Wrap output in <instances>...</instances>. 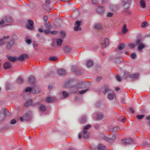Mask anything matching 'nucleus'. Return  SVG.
<instances>
[{"mask_svg":"<svg viewBox=\"0 0 150 150\" xmlns=\"http://www.w3.org/2000/svg\"><path fill=\"white\" fill-rule=\"evenodd\" d=\"M32 118V112L28 111L26 112L23 117H20V120L21 121L27 122L30 121Z\"/></svg>","mask_w":150,"mask_h":150,"instance_id":"1","label":"nucleus"},{"mask_svg":"<svg viewBox=\"0 0 150 150\" xmlns=\"http://www.w3.org/2000/svg\"><path fill=\"white\" fill-rule=\"evenodd\" d=\"M10 113L6 108L2 109L0 112V121L4 120L6 116H9Z\"/></svg>","mask_w":150,"mask_h":150,"instance_id":"2","label":"nucleus"},{"mask_svg":"<svg viewBox=\"0 0 150 150\" xmlns=\"http://www.w3.org/2000/svg\"><path fill=\"white\" fill-rule=\"evenodd\" d=\"M90 135V133L88 131L84 132L83 130L78 134V138L79 139H81L83 136V138L87 139L89 137Z\"/></svg>","mask_w":150,"mask_h":150,"instance_id":"3","label":"nucleus"},{"mask_svg":"<svg viewBox=\"0 0 150 150\" xmlns=\"http://www.w3.org/2000/svg\"><path fill=\"white\" fill-rule=\"evenodd\" d=\"M133 142L132 139L130 138L124 139L121 140V142L122 144L127 145L132 144Z\"/></svg>","mask_w":150,"mask_h":150,"instance_id":"4","label":"nucleus"},{"mask_svg":"<svg viewBox=\"0 0 150 150\" xmlns=\"http://www.w3.org/2000/svg\"><path fill=\"white\" fill-rule=\"evenodd\" d=\"M28 23L26 25L27 28L30 30H32L33 29L34 22L33 21L31 20H28Z\"/></svg>","mask_w":150,"mask_h":150,"instance_id":"5","label":"nucleus"},{"mask_svg":"<svg viewBox=\"0 0 150 150\" xmlns=\"http://www.w3.org/2000/svg\"><path fill=\"white\" fill-rule=\"evenodd\" d=\"M103 139L108 141V142L110 143L114 141L116 139V136L115 135H112L111 137H108L106 136L104 137Z\"/></svg>","mask_w":150,"mask_h":150,"instance_id":"6","label":"nucleus"},{"mask_svg":"<svg viewBox=\"0 0 150 150\" xmlns=\"http://www.w3.org/2000/svg\"><path fill=\"white\" fill-rule=\"evenodd\" d=\"M122 4L124 6L125 9H128L129 8V3L130 2V0H123Z\"/></svg>","mask_w":150,"mask_h":150,"instance_id":"7","label":"nucleus"},{"mask_svg":"<svg viewBox=\"0 0 150 150\" xmlns=\"http://www.w3.org/2000/svg\"><path fill=\"white\" fill-rule=\"evenodd\" d=\"M109 44V40L108 38H106L104 39L103 42L101 43V45L102 48H103L107 46Z\"/></svg>","mask_w":150,"mask_h":150,"instance_id":"8","label":"nucleus"},{"mask_svg":"<svg viewBox=\"0 0 150 150\" xmlns=\"http://www.w3.org/2000/svg\"><path fill=\"white\" fill-rule=\"evenodd\" d=\"M97 11L99 14H103L104 13V9L103 6H99L97 9Z\"/></svg>","mask_w":150,"mask_h":150,"instance_id":"9","label":"nucleus"},{"mask_svg":"<svg viewBox=\"0 0 150 150\" xmlns=\"http://www.w3.org/2000/svg\"><path fill=\"white\" fill-rule=\"evenodd\" d=\"M81 23V21H77L76 22V25L74 28V30L75 31H78L81 30V28L80 27Z\"/></svg>","mask_w":150,"mask_h":150,"instance_id":"10","label":"nucleus"},{"mask_svg":"<svg viewBox=\"0 0 150 150\" xmlns=\"http://www.w3.org/2000/svg\"><path fill=\"white\" fill-rule=\"evenodd\" d=\"M57 72L60 75H64L66 74V72L65 70L63 69H58Z\"/></svg>","mask_w":150,"mask_h":150,"instance_id":"11","label":"nucleus"},{"mask_svg":"<svg viewBox=\"0 0 150 150\" xmlns=\"http://www.w3.org/2000/svg\"><path fill=\"white\" fill-rule=\"evenodd\" d=\"M30 105L32 106H34L35 105V104L32 103V101L31 99L27 101L24 105V106L25 107H28Z\"/></svg>","mask_w":150,"mask_h":150,"instance_id":"12","label":"nucleus"},{"mask_svg":"<svg viewBox=\"0 0 150 150\" xmlns=\"http://www.w3.org/2000/svg\"><path fill=\"white\" fill-rule=\"evenodd\" d=\"M11 67V64L10 62H5L4 65V68L5 69H7Z\"/></svg>","mask_w":150,"mask_h":150,"instance_id":"13","label":"nucleus"},{"mask_svg":"<svg viewBox=\"0 0 150 150\" xmlns=\"http://www.w3.org/2000/svg\"><path fill=\"white\" fill-rule=\"evenodd\" d=\"M28 57V55L26 54H24L20 55L17 59L20 61H24L25 59Z\"/></svg>","mask_w":150,"mask_h":150,"instance_id":"14","label":"nucleus"},{"mask_svg":"<svg viewBox=\"0 0 150 150\" xmlns=\"http://www.w3.org/2000/svg\"><path fill=\"white\" fill-rule=\"evenodd\" d=\"M28 81L30 83H33L35 81V77L33 76H30L28 78Z\"/></svg>","mask_w":150,"mask_h":150,"instance_id":"15","label":"nucleus"},{"mask_svg":"<svg viewBox=\"0 0 150 150\" xmlns=\"http://www.w3.org/2000/svg\"><path fill=\"white\" fill-rule=\"evenodd\" d=\"M115 97V94L112 92L111 93H110L108 96V98L110 100H113Z\"/></svg>","mask_w":150,"mask_h":150,"instance_id":"16","label":"nucleus"},{"mask_svg":"<svg viewBox=\"0 0 150 150\" xmlns=\"http://www.w3.org/2000/svg\"><path fill=\"white\" fill-rule=\"evenodd\" d=\"M64 50L65 52L68 53L72 50V48L70 46H66L64 47Z\"/></svg>","mask_w":150,"mask_h":150,"instance_id":"17","label":"nucleus"},{"mask_svg":"<svg viewBox=\"0 0 150 150\" xmlns=\"http://www.w3.org/2000/svg\"><path fill=\"white\" fill-rule=\"evenodd\" d=\"M13 21L12 18L10 16H7L5 18V22L11 23Z\"/></svg>","mask_w":150,"mask_h":150,"instance_id":"18","label":"nucleus"},{"mask_svg":"<svg viewBox=\"0 0 150 150\" xmlns=\"http://www.w3.org/2000/svg\"><path fill=\"white\" fill-rule=\"evenodd\" d=\"M128 31V29L127 28V25L126 24H124L122 28V32L123 33H125Z\"/></svg>","mask_w":150,"mask_h":150,"instance_id":"19","label":"nucleus"},{"mask_svg":"<svg viewBox=\"0 0 150 150\" xmlns=\"http://www.w3.org/2000/svg\"><path fill=\"white\" fill-rule=\"evenodd\" d=\"M93 64V62L92 60H89L86 62V65L88 67H91Z\"/></svg>","mask_w":150,"mask_h":150,"instance_id":"20","label":"nucleus"},{"mask_svg":"<svg viewBox=\"0 0 150 150\" xmlns=\"http://www.w3.org/2000/svg\"><path fill=\"white\" fill-rule=\"evenodd\" d=\"M86 121L87 118L85 116H82L80 119V122L81 123H83L86 122Z\"/></svg>","mask_w":150,"mask_h":150,"instance_id":"21","label":"nucleus"},{"mask_svg":"<svg viewBox=\"0 0 150 150\" xmlns=\"http://www.w3.org/2000/svg\"><path fill=\"white\" fill-rule=\"evenodd\" d=\"M25 91L26 92L31 91L33 93H36V91H34L33 89L29 87L25 89Z\"/></svg>","mask_w":150,"mask_h":150,"instance_id":"22","label":"nucleus"},{"mask_svg":"<svg viewBox=\"0 0 150 150\" xmlns=\"http://www.w3.org/2000/svg\"><path fill=\"white\" fill-rule=\"evenodd\" d=\"M39 108L40 110L43 112L45 111L46 109V106L43 104H41L40 105Z\"/></svg>","mask_w":150,"mask_h":150,"instance_id":"23","label":"nucleus"},{"mask_svg":"<svg viewBox=\"0 0 150 150\" xmlns=\"http://www.w3.org/2000/svg\"><path fill=\"white\" fill-rule=\"evenodd\" d=\"M8 59L9 61L13 62L16 61L17 58L14 57L9 56L8 57Z\"/></svg>","mask_w":150,"mask_h":150,"instance_id":"24","label":"nucleus"},{"mask_svg":"<svg viewBox=\"0 0 150 150\" xmlns=\"http://www.w3.org/2000/svg\"><path fill=\"white\" fill-rule=\"evenodd\" d=\"M122 61V59L121 57H117L115 59V62L117 63H119Z\"/></svg>","mask_w":150,"mask_h":150,"instance_id":"25","label":"nucleus"},{"mask_svg":"<svg viewBox=\"0 0 150 150\" xmlns=\"http://www.w3.org/2000/svg\"><path fill=\"white\" fill-rule=\"evenodd\" d=\"M95 27L97 29H101L102 28L101 24L100 23H97L95 24Z\"/></svg>","mask_w":150,"mask_h":150,"instance_id":"26","label":"nucleus"},{"mask_svg":"<svg viewBox=\"0 0 150 150\" xmlns=\"http://www.w3.org/2000/svg\"><path fill=\"white\" fill-rule=\"evenodd\" d=\"M105 146L102 144H99L98 147V150H103L105 149Z\"/></svg>","mask_w":150,"mask_h":150,"instance_id":"27","label":"nucleus"},{"mask_svg":"<svg viewBox=\"0 0 150 150\" xmlns=\"http://www.w3.org/2000/svg\"><path fill=\"white\" fill-rule=\"evenodd\" d=\"M91 126L90 125H88L84 127L83 131H84V132L88 131L89 129L91 127Z\"/></svg>","mask_w":150,"mask_h":150,"instance_id":"28","label":"nucleus"},{"mask_svg":"<svg viewBox=\"0 0 150 150\" xmlns=\"http://www.w3.org/2000/svg\"><path fill=\"white\" fill-rule=\"evenodd\" d=\"M104 117V115L102 113L98 114L97 115L96 118L98 120H100L102 119Z\"/></svg>","mask_w":150,"mask_h":150,"instance_id":"29","label":"nucleus"},{"mask_svg":"<svg viewBox=\"0 0 150 150\" xmlns=\"http://www.w3.org/2000/svg\"><path fill=\"white\" fill-rule=\"evenodd\" d=\"M120 129V128L118 127L114 126L112 127V130L114 132H117V130Z\"/></svg>","mask_w":150,"mask_h":150,"instance_id":"30","label":"nucleus"},{"mask_svg":"<svg viewBox=\"0 0 150 150\" xmlns=\"http://www.w3.org/2000/svg\"><path fill=\"white\" fill-rule=\"evenodd\" d=\"M111 91V90L107 86H105L104 88V90L103 91L104 93L105 94Z\"/></svg>","mask_w":150,"mask_h":150,"instance_id":"31","label":"nucleus"},{"mask_svg":"<svg viewBox=\"0 0 150 150\" xmlns=\"http://www.w3.org/2000/svg\"><path fill=\"white\" fill-rule=\"evenodd\" d=\"M130 75V74H129V72L127 71H125L123 76V77L125 79H126L127 77H129Z\"/></svg>","mask_w":150,"mask_h":150,"instance_id":"32","label":"nucleus"},{"mask_svg":"<svg viewBox=\"0 0 150 150\" xmlns=\"http://www.w3.org/2000/svg\"><path fill=\"white\" fill-rule=\"evenodd\" d=\"M71 89L73 90L72 91V93H74L78 90V88L77 86H74L71 87Z\"/></svg>","mask_w":150,"mask_h":150,"instance_id":"33","label":"nucleus"},{"mask_svg":"<svg viewBox=\"0 0 150 150\" xmlns=\"http://www.w3.org/2000/svg\"><path fill=\"white\" fill-rule=\"evenodd\" d=\"M125 47V44L123 43H121L119 44L118 47V49L120 50H121L122 49Z\"/></svg>","mask_w":150,"mask_h":150,"instance_id":"34","label":"nucleus"},{"mask_svg":"<svg viewBox=\"0 0 150 150\" xmlns=\"http://www.w3.org/2000/svg\"><path fill=\"white\" fill-rule=\"evenodd\" d=\"M139 74L137 73L130 75L129 77L132 78H136L138 77Z\"/></svg>","mask_w":150,"mask_h":150,"instance_id":"35","label":"nucleus"},{"mask_svg":"<svg viewBox=\"0 0 150 150\" xmlns=\"http://www.w3.org/2000/svg\"><path fill=\"white\" fill-rule=\"evenodd\" d=\"M13 42H8L7 45V47L8 49L10 48L13 45Z\"/></svg>","mask_w":150,"mask_h":150,"instance_id":"36","label":"nucleus"},{"mask_svg":"<svg viewBox=\"0 0 150 150\" xmlns=\"http://www.w3.org/2000/svg\"><path fill=\"white\" fill-rule=\"evenodd\" d=\"M141 7L143 8H144L145 6V1L143 0H141L140 2Z\"/></svg>","mask_w":150,"mask_h":150,"instance_id":"37","label":"nucleus"},{"mask_svg":"<svg viewBox=\"0 0 150 150\" xmlns=\"http://www.w3.org/2000/svg\"><path fill=\"white\" fill-rule=\"evenodd\" d=\"M62 40L61 39H58L57 40V45L58 46H60L62 44Z\"/></svg>","mask_w":150,"mask_h":150,"instance_id":"38","label":"nucleus"},{"mask_svg":"<svg viewBox=\"0 0 150 150\" xmlns=\"http://www.w3.org/2000/svg\"><path fill=\"white\" fill-rule=\"evenodd\" d=\"M145 47V45L144 44L140 45L138 46V50L139 51H141L143 48Z\"/></svg>","mask_w":150,"mask_h":150,"instance_id":"39","label":"nucleus"},{"mask_svg":"<svg viewBox=\"0 0 150 150\" xmlns=\"http://www.w3.org/2000/svg\"><path fill=\"white\" fill-rule=\"evenodd\" d=\"M148 25L149 24L147 22H144L142 23L141 26L142 28H145L148 26Z\"/></svg>","mask_w":150,"mask_h":150,"instance_id":"40","label":"nucleus"},{"mask_svg":"<svg viewBox=\"0 0 150 150\" xmlns=\"http://www.w3.org/2000/svg\"><path fill=\"white\" fill-rule=\"evenodd\" d=\"M38 44L36 42H34L33 43V47L35 50H37L38 48L37 47Z\"/></svg>","mask_w":150,"mask_h":150,"instance_id":"41","label":"nucleus"},{"mask_svg":"<svg viewBox=\"0 0 150 150\" xmlns=\"http://www.w3.org/2000/svg\"><path fill=\"white\" fill-rule=\"evenodd\" d=\"M23 81V80L22 78L20 77H18L17 80V82L18 83H22Z\"/></svg>","mask_w":150,"mask_h":150,"instance_id":"42","label":"nucleus"},{"mask_svg":"<svg viewBox=\"0 0 150 150\" xmlns=\"http://www.w3.org/2000/svg\"><path fill=\"white\" fill-rule=\"evenodd\" d=\"M57 58L55 57H51L50 58L49 60L51 61H54L57 60Z\"/></svg>","mask_w":150,"mask_h":150,"instance_id":"43","label":"nucleus"},{"mask_svg":"<svg viewBox=\"0 0 150 150\" xmlns=\"http://www.w3.org/2000/svg\"><path fill=\"white\" fill-rule=\"evenodd\" d=\"M63 96L64 98H66L68 96L69 94L66 91H64L62 93Z\"/></svg>","mask_w":150,"mask_h":150,"instance_id":"44","label":"nucleus"},{"mask_svg":"<svg viewBox=\"0 0 150 150\" xmlns=\"http://www.w3.org/2000/svg\"><path fill=\"white\" fill-rule=\"evenodd\" d=\"M136 43L137 44V45L138 46L139 45H142L143 44L142 43V42L140 39H138L136 42Z\"/></svg>","mask_w":150,"mask_h":150,"instance_id":"45","label":"nucleus"},{"mask_svg":"<svg viewBox=\"0 0 150 150\" xmlns=\"http://www.w3.org/2000/svg\"><path fill=\"white\" fill-rule=\"evenodd\" d=\"M46 100L47 102H50L52 101V99L51 98L48 97L46 98Z\"/></svg>","mask_w":150,"mask_h":150,"instance_id":"46","label":"nucleus"},{"mask_svg":"<svg viewBox=\"0 0 150 150\" xmlns=\"http://www.w3.org/2000/svg\"><path fill=\"white\" fill-rule=\"evenodd\" d=\"M88 90V89H87L84 90H82L80 91H79V93L80 94H83V93H85Z\"/></svg>","mask_w":150,"mask_h":150,"instance_id":"47","label":"nucleus"},{"mask_svg":"<svg viewBox=\"0 0 150 150\" xmlns=\"http://www.w3.org/2000/svg\"><path fill=\"white\" fill-rule=\"evenodd\" d=\"M113 14L111 12H108L107 13V16L108 17H111L113 15Z\"/></svg>","mask_w":150,"mask_h":150,"instance_id":"48","label":"nucleus"},{"mask_svg":"<svg viewBox=\"0 0 150 150\" xmlns=\"http://www.w3.org/2000/svg\"><path fill=\"white\" fill-rule=\"evenodd\" d=\"M144 115H137V117L139 119H141L142 118H143L144 116Z\"/></svg>","mask_w":150,"mask_h":150,"instance_id":"49","label":"nucleus"},{"mask_svg":"<svg viewBox=\"0 0 150 150\" xmlns=\"http://www.w3.org/2000/svg\"><path fill=\"white\" fill-rule=\"evenodd\" d=\"M129 112L132 114H133L134 112V110L132 108H130L129 109Z\"/></svg>","mask_w":150,"mask_h":150,"instance_id":"50","label":"nucleus"},{"mask_svg":"<svg viewBox=\"0 0 150 150\" xmlns=\"http://www.w3.org/2000/svg\"><path fill=\"white\" fill-rule=\"evenodd\" d=\"M44 33L45 34H47L50 33V29H48L47 30H45L43 31Z\"/></svg>","mask_w":150,"mask_h":150,"instance_id":"51","label":"nucleus"},{"mask_svg":"<svg viewBox=\"0 0 150 150\" xmlns=\"http://www.w3.org/2000/svg\"><path fill=\"white\" fill-rule=\"evenodd\" d=\"M131 58L133 59L135 58L136 57V54L135 53H133L132 54H131Z\"/></svg>","mask_w":150,"mask_h":150,"instance_id":"52","label":"nucleus"},{"mask_svg":"<svg viewBox=\"0 0 150 150\" xmlns=\"http://www.w3.org/2000/svg\"><path fill=\"white\" fill-rule=\"evenodd\" d=\"M116 79L119 81H121V78L120 76L119 75H117L116 76Z\"/></svg>","mask_w":150,"mask_h":150,"instance_id":"53","label":"nucleus"},{"mask_svg":"<svg viewBox=\"0 0 150 150\" xmlns=\"http://www.w3.org/2000/svg\"><path fill=\"white\" fill-rule=\"evenodd\" d=\"M99 0H92V2L93 4H96L98 2Z\"/></svg>","mask_w":150,"mask_h":150,"instance_id":"54","label":"nucleus"},{"mask_svg":"<svg viewBox=\"0 0 150 150\" xmlns=\"http://www.w3.org/2000/svg\"><path fill=\"white\" fill-rule=\"evenodd\" d=\"M16 122V120L13 119H12L11 121V123L12 124H14Z\"/></svg>","mask_w":150,"mask_h":150,"instance_id":"55","label":"nucleus"},{"mask_svg":"<svg viewBox=\"0 0 150 150\" xmlns=\"http://www.w3.org/2000/svg\"><path fill=\"white\" fill-rule=\"evenodd\" d=\"M129 46L133 48L135 47V45L133 43H131L129 44Z\"/></svg>","mask_w":150,"mask_h":150,"instance_id":"56","label":"nucleus"},{"mask_svg":"<svg viewBox=\"0 0 150 150\" xmlns=\"http://www.w3.org/2000/svg\"><path fill=\"white\" fill-rule=\"evenodd\" d=\"M26 42L28 44H30L31 42V40L30 39H27L26 40Z\"/></svg>","mask_w":150,"mask_h":150,"instance_id":"57","label":"nucleus"},{"mask_svg":"<svg viewBox=\"0 0 150 150\" xmlns=\"http://www.w3.org/2000/svg\"><path fill=\"white\" fill-rule=\"evenodd\" d=\"M46 27L48 29H50L51 27L49 24H47L45 25Z\"/></svg>","mask_w":150,"mask_h":150,"instance_id":"58","label":"nucleus"},{"mask_svg":"<svg viewBox=\"0 0 150 150\" xmlns=\"http://www.w3.org/2000/svg\"><path fill=\"white\" fill-rule=\"evenodd\" d=\"M60 35L62 37H64L65 35V33L63 32H60Z\"/></svg>","mask_w":150,"mask_h":150,"instance_id":"59","label":"nucleus"},{"mask_svg":"<svg viewBox=\"0 0 150 150\" xmlns=\"http://www.w3.org/2000/svg\"><path fill=\"white\" fill-rule=\"evenodd\" d=\"M57 31H56V30L52 31L50 32V33L51 34H57Z\"/></svg>","mask_w":150,"mask_h":150,"instance_id":"60","label":"nucleus"},{"mask_svg":"<svg viewBox=\"0 0 150 150\" xmlns=\"http://www.w3.org/2000/svg\"><path fill=\"white\" fill-rule=\"evenodd\" d=\"M121 102L122 103H125V102L124 98L122 97L121 98Z\"/></svg>","mask_w":150,"mask_h":150,"instance_id":"61","label":"nucleus"},{"mask_svg":"<svg viewBox=\"0 0 150 150\" xmlns=\"http://www.w3.org/2000/svg\"><path fill=\"white\" fill-rule=\"evenodd\" d=\"M101 1L102 3L103 4H105L108 2V0H101Z\"/></svg>","mask_w":150,"mask_h":150,"instance_id":"62","label":"nucleus"},{"mask_svg":"<svg viewBox=\"0 0 150 150\" xmlns=\"http://www.w3.org/2000/svg\"><path fill=\"white\" fill-rule=\"evenodd\" d=\"M149 143L146 142H144L143 143V145L144 146H145L148 145Z\"/></svg>","mask_w":150,"mask_h":150,"instance_id":"63","label":"nucleus"},{"mask_svg":"<svg viewBox=\"0 0 150 150\" xmlns=\"http://www.w3.org/2000/svg\"><path fill=\"white\" fill-rule=\"evenodd\" d=\"M101 79V77L98 76L96 78V80L97 81H99Z\"/></svg>","mask_w":150,"mask_h":150,"instance_id":"64","label":"nucleus"}]
</instances>
